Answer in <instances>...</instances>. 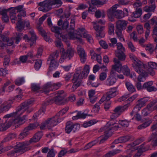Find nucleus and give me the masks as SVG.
Here are the masks:
<instances>
[{
    "instance_id": "obj_1",
    "label": "nucleus",
    "mask_w": 157,
    "mask_h": 157,
    "mask_svg": "<svg viewBox=\"0 0 157 157\" xmlns=\"http://www.w3.org/2000/svg\"><path fill=\"white\" fill-rule=\"evenodd\" d=\"M129 57L133 63L132 66L135 71L139 74L138 78V81L140 82L144 81L149 73L145 70L144 63L132 54H130Z\"/></svg>"
},
{
    "instance_id": "obj_2",
    "label": "nucleus",
    "mask_w": 157,
    "mask_h": 157,
    "mask_svg": "<svg viewBox=\"0 0 157 157\" xmlns=\"http://www.w3.org/2000/svg\"><path fill=\"white\" fill-rule=\"evenodd\" d=\"M119 6V5L116 4L108 9L107 11V15L109 20L111 21H113L114 18H121L124 16L121 10H117V8ZM128 11L127 9L124 10V16L128 15Z\"/></svg>"
},
{
    "instance_id": "obj_3",
    "label": "nucleus",
    "mask_w": 157,
    "mask_h": 157,
    "mask_svg": "<svg viewBox=\"0 0 157 157\" xmlns=\"http://www.w3.org/2000/svg\"><path fill=\"white\" fill-rule=\"evenodd\" d=\"M110 121L105 126L101 128L100 130L101 131L104 132L106 135L105 136H102L98 138V141H100V144L103 143L109 137L111 136L113 132L117 130L119 128V126L116 125L115 123H113Z\"/></svg>"
},
{
    "instance_id": "obj_4",
    "label": "nucleus",
    "mask_w": 157,
    "mask_h": 157,
    "mask_svg": "<svg viewBox=\"0 0 157 157\" xmlns=\"http://www.w3.org/2000/svg\"><path fill=\"white\" fill-rule=\"evenodd\" d=\"M62 4L61 0H45L40 2L38 10L44 12L49 11L52 8L60 6Z\"/></svg>"
},
{
    "instance_id": "obj_5",
    "label": "nucleus",
    "mask_w": 157,
    "mask_h": 157,
    "mask_svg": "<svg viewBox=\"0 0 157 157\" xmlns=\"http://www.w3.org/2000/svg\"><path fill=\"white\" fill-rule=\"evenodd\" d=\"M17 91L19 92V94L15 96L13 98V100H10L4 102L0 105V113L6 112L9 110L11 108L12 104L14 101H19L22 96V90L17 89Z\"/></svg>"
},
{
    "instance_id": "obj_6",
    "label": "nucleus",
    "mask_w": 157,
    "mask_h": 157,
    "mask_svg": "<svg viewBox=\"0 0 157 157\" xmlns=\"http://www.w3.org/2000/svg\"><path fill=\"white\" fill-rule=\"evenodd\" d=\"M28 142L19 143L16 145V147L13 150L8 152V155L10 157L17 156L19 154H21L30 149L28 147H25V145H28Z\"/></svg>"
},
{
    "instance_id": "obj_7",
    "label": "nucleus",
    "mask_w": 157,
    "mask_h": 157,
    "mask_svg": "<svg viewBox=\"0 0 157 157\" xmlns=\"http://www.w3.org/2000/svg\"><path fill=\"white\" fill-rule=\"evenodd\" d=\"M17 108H16V111L15 112H13L12 113L6 114L3 117V119L5 121L6 120H7V122L8 123L9 122H10L12 121V124H13L15 125V127H18L20 125L24 123L26 121L25 117H26V115H24L22 117H17L15 119L10 120L8 121H7L8 120V118L14 117L16 115H17L18 116H20L22 114H19L17 112Z\"/></svg>"
},
{
    "instance_id": "obj_8",
    "label": "nucleus",
    "mask_w": 157,
    "mask_h": 157,
    "mask_svg": "<svg viewBox=\"0 0 157 157\" xmlns=\"http://www.w3.org/2000/svg\"><path fill=\"white\" fill-rule=\"evenodd\" d=\"M59 53L57 51L53 53L48 57L47 61V64H49V70L50 71L55 70L58 66L59 63L56 61L59 57Z\"/></svg>"
},
{
    "instance_id": "obj_9",
    "label": "nucleus",
    "mask_w": 157,
    "mask_h": 157,
    "mask_svg": "<svg viewBox=\"0 0 157 157\" xmlns=\"http://www.w3.org/2000/svg\"><path fill=\"white\" fill-rule=\"evenodd\" d=\"M113 61L115 64L112 65V69L118 72H120L122 69L124 74L128 76L130 74V70L127 66H124L123 67L119 60L116 58H114Z\"/></svg>"
},
{
    "instance_id": "obj_10",
    "label": "nucleus",
    "mask_w": 157,
    "mask_h": 157,
    "mask_svg": "<svg viewBox=\"0 0 157 157\" xmlns=\"http://www.w3.org/2000/svg\"><path fill=\"white\" fill-rule=\"evenodd\" d=\"M61 122V119H58L57 117L49 118L42 123L40 126L41 130H44L47 127L48 129H51Z\"/></svg>"
},
{
    "instance_id": "obj_11",
    "label": "nucleus",
    "mask_w": 157,
    "mask_h": 157,
    "mask_svg": "<svg viewBox=\"0 0 157 157\" xmlns=\"http://www.w3.org/2000/svg\"><path fill=\"white\" fill-rule=\"evenodd\" d=\"M130 106V104L127 103L123 106H118L115 107L113 111L114 113L111 116V119L113 120L117 117L122 113L126 110Z\"/></svg>"
},
{
    "instance_id": "obj_12",
    "label": "nucleus",
    "mask_w": 157,
    "mask_h": 157,
    "mask_svg": "<svg viewBox=\"0 0 157 157\" xmlns=\"http://www.w3.org/2000/svg\"><path fill=\"white\" fill-rule=\"evenodd\" d=\"M33 102L31 99H29L27 101L22 103L20 106L17 108V112L20 114H22L25 111L27 113H29L31 111L29 110V105Z\"/></svg>"
},
{
    "instance_id": "obj_13",
    "label": "nucleus",
    "mask_w": 157,
    "mask_h": 157,
    "mask_svg": "<svg viewBox=\"0 0 157 157\" xmlns=\"http://www.w3.org/2000/svg\"><path fill=\"white\" fill-rule=\"evenodd\" d=\"M68 33L65 35H63L60 33L56 36V37L58 39L62 40L63 41L69 44L67 40L70 39L72 40L78 39V34L73 32H67Z\"/></svg>"
},
{
    "instance_id": "obj_14",
    "label": "nucleus",
    "mask_w": 157,
    "mask_h": 157,
    "mask_svg": "<svg viewBox=\"0 0 157 157\" xmlns=\"http://www.w3.org/2000/svg\"><path fill=\"white\" fill-rule=\"evenodd\" d=\"M117 50L116 52L115 55L120 60H124L126 58V56L124 52L125 51L124 48L122 44L120 42L117 44Z\"/></svg>"
},
{
    "instance_id": "obj_15",
    "label": "nucleus",
    "mask_w": 157,
    "mask_h": 157,
    "mask_svg": "<svg viewBox=\"0 0 157 157\" xmlns=\"http://www.w3.org/2000/svg\"><path fill=\"white\" fill-rule=\"evenodd\" d=\"M113 69H112L110 72V75L108 77L106 80V84L108 86H110L114 85L116 82V78L117 73L115 72Z\"/></svg>"
},
{
    "instance_id": "obj_16",
    "label": "nucleus",
    "mask_w": 157,
    "mask_h": 157,
    "mask_svg": "<svg viewBox=\"0 0 157 157\" xmlns=\"http://www.w3.org/2000/svg\"><path fill=\"white\" fill-rule=\"evenodd\" d=\"M145 66V70L151 75L153 76L155 74V72L153 69H157V63L152 62H149L147 65L144 64Z\"/></svg>"
},
{
    "instance_id": "obj_17",
    "label": "nucleus",
    "mask_w": 157,
    "mask_h": 157,
    "mask_svg": "<svg viewBox=\"0 0 157 157\" xmlns=\"http://www.w3.org/2000/svg\"><path fill=\"white\" fill-rule=\"evenodd\" d=\"M94 25V28L96 31V37L98 39L103 38L105 36V34L103 31V27L101 26L95 25L96 24L95 22H92Z\"/></svg>"
},
{
    "instance_id": "obj_18",
    "label": "nucleus",
    "mask_w": 157,
    "mask_h": 157,
    "mask_svg": "<svg viewBox=\"0 0 157 157\" xmlns=\"http://www.w3.org/2000/svg\"><path fill=\"white\" fill-rule=\"evenodd\" d=\"M118 94L117 89L116 88H113L107 92L106 95H104L102 98H104L105 101H108L110 98L116 96Z\"/></svg>"
},
{
    "instance_id": "obj_19",
    "label": "nucleus",
    "mask_w": 157,
    "mask_h": 157,
    "mask_svg": "<svg viewBox=\"0 0 157 157\" xmlns=\"http://www.w3.org/2000/svg\"><path fill=\"white\" fill-rule=\"evenodd\" d=\"M90 67L88 65L85 66L83 71L79 74V86L82 83V79L86 78L89 72Z\"/></svg>"
},
{
    "instance_id": "obj_20",
    "label": "nucleus",
    "mask_w": 157,
    "mask_h": 157,
    "mask_svg": "<svg viewBox=\"0 0 157 157\" xmlns=\"http://www.w3.org/2000/svg\"><path fill=\"white\" fill-rule=\"evenodd\" d=\"M43 135V133L41 132H39L36 133L34 136L31 138L30 140L26 141L24 142H28L29 143V144L25 145V147H28L30 148V147H29V145L32 143H36L41 138Z\"/></svg>"
},
{
    "instance_id": "obj_21",
    "label": "nucleus",
    "mask_w": 157,
    "mask_h": 157,
    "mask_svg": "<svg viewBox=\"0 0 157 157\" xmlns=\"http://www.w3.org/2000/svg\"><path fill=\"white\" fill-rule=\"evenodd\" d=\"M29 33L31 35V38H29L27 35H25L24 36V39L28 42L30 41L32 42V44H30V45L31 46L35 42L37 37L34 30H30Z\"/></svg>"
},
{
    "instance_id": "obj_22",
    "label": "nucleus",
    "mask_w": 157,
    "mask_h": 157,
    "mask_svg": "<svg viewBox=\"0 0 157 157\" xmlns=\"http://www.w3.org/2000/svg\"><path fill=\"white\" fill-rule=\"evenodd\" d=\"M74 55V52L71 49H68L65 52H62V54L60 59H59V62L61 63H63L65 59L67 58L70 59Z\"/></svg>"
},
{
    "instance_id": "obj_23",
    "label": "nucleus",
    "mask_w": 157,
    "mask_h": 157,
    "mask_svg": "<svg viewBox=\"0 0 157 157\" xmlns=\"http://www.w3.org/2000/svg\"><path fill=\"white\" fill-rule=\"evenodd\" d=\"M149 99V98L147 97L140 99L137 101L135 108H136L138 111H140V109L145 105Z\"/></svg>"
},
{
    "instance_id": "obj_24",
    "label": "nucleus",
    "mask_w": 157,
    "mask_h": 157,
    "mask_svg": "<svg viewBox=\"0 0 157 157\" xmlns=\"http://www.w3.org/2000/svg\"><path fill=\"white\" fill-rule=\"evenodd\" d=\"M87 59V55L84 49L82 47L79 48V59L82 63H85Z\"/></svg>"
},
{
    "instance_id": "obj_25",
    "label": "nucleus",
    "mask_w": 157,
    "mask_h": 157,
    "mask_svg": "<svg viewBox=\"0 0 157 157\" xmlns=\"http://www.w3.org/2000/svg\"><path fill=\"white\" fill-rule=\"evenodd\" d=\"M78 72L76 70L75 73L72 81L74 83L72 86V90L73 91L75 90L78 87Z\"/></svg>"
},
{
    "instance_id": "obj_26",
    "label": "nucleus",
    "mask_w": 157,
    "mask_h": 157,
    "mask_svg": "<svg viewBox=\"0 0 157 157\" xmlns=\"http://www.w3.org/2000/svg\"><path fill=\"white\" fill-rule=\"evenodd\" d=\"M131 139V136L128 135L120 137L117 139L115 140L113 143L117 144L119 143H125L129 141Z\"/></svg>"
},
{
    "instance_id": "obj_27",
    "label": "nucleus",
    "mask_w": 157,
    "mask_h": 157,
    "mask_svg": "<svg viewBox=\"0 0 157 157\" xmlns=\"http://www.w3.org/2000/svg\"><path fill=\"white\" fill-rule=\"evenodd\" d=\"M12 11L13 13H20L21 15H20L24 17L26 16L25 9L23 8V5H19L15 7Z\"/></svg>"
},
{
    "instance_id": "obj_28",
    "label": "nucleus",
    "mask_w": 157,
    "mask_h": 157,
    "mask_svg": "<svg viewBox=\"0 0 157 157\" xmlns=\"http://www.w3.org/2000/svg\"><path fill=\"white\" fill-rule=\"evenodd\" d=\"M128 22L125 20H120L116 22L117 29L122 30L126 28Z\"/></svg>"
},
{
    "instance_id": "obj_29",
    "label": "nucleus",
    "mask_w": 157,
    "mask_h": 157,
    "mask_svg": "<svg viewBox=\"0 0 157 157\" xmlns=\"http://www.w3.org/2000/svg\"><path fill=\"white\" fill-rule=\"evenodd\" d=\"M21 16L20 14L18 15V18L17 20L18 21L17 23V24L16 28L18 31L21 32L24 28V25L23 21H21Z\"/></svg>"
},
{
    "instance_id": "obj_30",
    "label": "nucleus",
    "mask_w": 157,
    "mask_h": 157,
    "mask_svg": "<svg viewBox=\"0 0 157 157\" xmlns=\"http://www.w3.org/2000/svg\"><path fill=\"white\" fill-rule=\"evenodd\" d=\"M7 120H5V122L3 123L2 121L0 118V126L1 127V130L5 131L12 124V121L10 122H9L8 123L7 122Z\"/></svg>"
},
{
    "instance_id": "obj_31",
    "label": "nucleus",
    "mask_w": 157,
    "mask_h": 157,
    "mask_svg": "<svg viewBox=\"0 0 157 157\" xmlns=\"http://www.w3.org/2000/svg\"><path fill=\"white\" fill-rule=\"evenodd\" d=\"M52 83L49 82L44 84L43 86L42 91L45 94H47L50 91L53 90Z\"/></svg>"
},
{
    "instance_id": "obj_32",
    "label": "nucleus",
    "mask_w": 157,
    "mask_h": 157,
    "mask_svg": "<svg viewBox=\"0 0 157 157\" xmlns=\"http://www.w3.org/2000/svg\"><path fill=\"white\" fill-rule=\"evenodd\" d=\"M153 111V109L151 104H148L147 107L142 110V113L143 115L146 116H147Z\"/></svg>"
},
{
    "instance_id": "obj_33",
    "label": "nucleus",
    "mask_w": 157,
    "mask_h": 157,
    "mask_svg": "<svg viewBox=\"0 0 157 157\" xmlns=\"http://www.w3.org/2000/svg\"><path fill=\"white\" fill-rule=\"evenodd\" d=\"M76 126V125L74 124L71 121L67 122L66 123L65 128L66 132L67 133H70Z\"/></svg>"
},
{
    "instance_id": "obj_34",
    "label": "nucleus",
    "mask_w": 157,
    "mask_h": 157,
    "mask_svg": "<svg viewBox=\"0 0 157 157\" xmlns=\"http://www.w3.org/2000/svg\"><path fill=\"white\" fill-rule=\"evenodd\" d=\"M104 98H102L98 102L96 103L94 106L93 111L95 113H98L100 109V104L102 103L104 101H105L104 100Z\"/></svg>"
},
{
    "instance_id": "obj_35",
    "label": "nucleus",
    "mask_w": 157,
    "mask_h": 157,
    "mask_svg": "<svg viewBox=\"0 0 157 157\" xmlns=\"http://www.w3.org/2000/svg\"><path fill=\"white\" fill-rule=\"evenodd\" d=\"M150 6H146L144 7L143 10L146 12H154L155 9V5L154 4H151Z\"/></svg>"
},
{
    "instance_id": "obj_36",
    "label": "nucleus",
    "mask_w": 157,
    "mask_h": 157,
    "mask_svg": "<svg viewBox=\"0 0 157 157\" xmlns=\"http://www.w3.org/2000/svg\"><path fill=\"white\" fill-rule=\"evenodd\" d=\"M88 33V32L84 27L82 26L79 28V37L84 38Z\"/></svg>"
},
{
    "instance_id": "obj_37",
    "label": "nucleus",
    "mask_w": 157,
    "mask_h": 157,
    "mask_svg": "<svg viewBox=\"0 0 157 157\" xmlns=\"http://www.w3.org/2000/svg\"><path fill=\"white\" fill-rule=\"evenodd\" d=\"M126 86L129 91L131 93H133L136 91L135 87L130 82H125Z\"/></svg>"
},
{
    "instance_id": "obj_38",
    "label": "nucleus",
    "mask_w": 157,
    "mask_h": 157,
    "mask_svg": "<svg viewBox=\"0 0 157 157\" xmlns=\"http://www.w3.org/2000/svg\"><path fill=\"white\" fill-rule=\"evenodd\" d=\"M121 150L119 149H116L109 151L104 155V157H111L117 154L120 153Z\"/></svg>"
},
{
    "instance_id": "obj_39",
    "label": "nucleus",
    "mask_w": 157,
    "mask_h": 157,
    "mask_svg": "<svg viewBox=\"0 0 157 157\" xmlns=\"http://www.w3.org/2000/svg\"><path fill=\"white\" fill-rule=\"evenodd\" d=\"M142 14V11L141 8H136L135 11L133 13V16L136 18H138Z\"/></svg>"
},
{
    "instance_id": "obj_40",
    "label": "nucleus",
    "mask_w": 157,
    "mask_h": 157,
    "mask_svg": "<svg viewBox=\"0 0 157 157\" xmlns=\"http://www.w3.org/2000/svg\"><path fill=\"white\" fill-rule=\"evenodd\" d=\"M29 131L27 129V128H25L19 135V138L21 140H22L29 135Z\"/></svg>"
},
{
    "instance_id": "obj_41",
    "label": "nucleus",
    "mask_w": 157,
    "mask_h": 157,
    "mask_svg": "<svg viewBox=\"0 0 157 157\" xmlns=\"http://www.w3.org/2000/svg\"><path fill=\"white\" fill-rule=\"evenodd\" d=\"M116 32L117 36L120 41H123L125 42V40L122 33V30L116 29Z\"/></svg>"
},
{
    "instance_id": "obj_42",
    "label": "nucleus",
    "mask_w": 157,
    "mask_h": 157,
    "mask_svg": "<svg viewBox=\"0 0 157 157\" xmlns=\"http://www.w3.org/2000/svg\"><path fill=\"white\" fill-rule=\"evenodd\" d=\"M152 122L151 120H150L138 126L139 129H142L149 126Z\"/></svg>"
},
{
    "instance_id": "obj_43",
    "label": "nucleus",
    "mask_w": 157,
    "mask_h": 157,
    "mask_svg": "<svg viewBox=\"0 0 157 157\" xmlns=\"http://www.w3.org/2000/svg\"><path fill=\"white\" fill-rule=\"evenodd\" d=\"M69 22L67 21H64L62 26V29L63 30H66L67 32H73L71 29H69L70 26H69Z\"/></svg>"
},
{
    "instance_id": "obj_44",
    "label": "nucleus",
    "mask_w": 157,
    "mask_h": 157,
    "mask_svg": "<svg viewBox=\"0 0 157 157\" xmlns=\"http://www.w3.org/2000/svg\"><path fill=\"white\" fill-rule=\"evenodd\" d=\"M51 31L56 33L55 36L58 34H60V32L61 30V28L60 27L56 26H52L51 28Z\"/></svg>"
},
{
    "instance_id": "obj_45",
    "label": "nucleus",
    "mask_w": 157,
    "mask_h": 157,
    "mask_svg": "<svg viewBox=\"0 0 157 157\" xmlns=\"http://www.w3.org/2000/svg\"><path fill=\"white\" fill-rule=\"evenodd\" d=\"M95 16L97 18H99L101 17L104 18L105 16V12L103 10H97L95 12Z\"/></svg>"
},
{
    "instance_id": "obj_46",
    "label": "nucleus",
    "mask_w": 157,
    "mask_h": 157,
    "mask_svg": "<svg viewBox=\"0 0 157 157\" xmlns=\"http://www.w3.org/2000/svg\"><path fill=\"white\" fill-rule=\"evenodd\" d=\"M68 109L69 108L68 107H66L63 108L62 110L60 111L59 112L56 114V115L54 117H57L58 119H61V121L62 120L59 117L63 115L67 111Z\"/></svg>"
},
{
    "instance_id": "obj_47",
    "label": "nucleus",
    "mask_w": 157,
    "mask_h": 157,
    "mask_svg": "<svg viewBox=\"0 0 157 157\" xmlns=\"http://www.w3.org/2000/svg\"><path fill=\"white\" fill-rule=\"evenodd\" d=\"M153 139L152 141V145L154 146H157V135H154L153 134L150 137V140L148 141H150L151 140Z\"/></svg>"
},
{
    "instance_id": "obj_48",
    "label": "nucleus",
    "mask_w": 157,
    "mask_h": 157,
    "mask_svg": "<svg viewBox=\"0 0 157 157\" xmlns=\"http://www.w3.org/2000/svg\"><path fill=\"white\" fill-rule=\"evenodd\" d=\"M96 122V121L95 120H91L88 121L84 123L82 125V126L86 128L95 124Z\"/></svg>"
},
{
    "instance_id": "obj_49",
    "label": "nucleus",
    "mask_w": 157,
    "mask_h": 157,
    "mask_svg": "<svg viewBox=\"0 0 157 157\" xmlns=\"http://www.w3.org/2000/svg\"><path fill=\"white\" fill-rule=\"evenodd\" d=\"M39 125V123L38 122H35L33 123L30 124L27 127H25L27 128V129L29 131L30 130L35 129Z\"/></svg>"
},
{
    "instance_id": "obj_50",
    "label": "nucleus",
    "mask_w": 157,
    "mask_h": 157,
    "mask_svg": "<svg viewBox=\"0 0 157 157\" xmlns=\"http://www.w3.org/2000/svg\"><path fill=\"white\" fill-rule=\"evenodd\" d=\"M42 61L40 59L36 60L34 65V68L36 70L38 71L40 69L41 67Z\"/></svg>"
},
{
    "instance_id": "obj_51",
    "label": "nucleus",
    "mask_w": 157,
    "mask_h": 157,
    "mask_svg": "<svg viewBox=\"0 0 157 157\" xmlns=\"http://www.w3.org/2000/svg\"><path fill=\"white\" fill-rule=\"evenodd\" d=\"M25 82L24 78L23 77H19L17 78L15 81V83L16 85L19 86Z\"/></svg>"
},
{
    "instance_id": "obj_52",
    "label": "nucleus",
    "mask_w": 157,
    "mask_h": 157,
    "mask_svg": "<svg viewBox=\"0 0 157 157\" xmlns=\"http://www.w3.org/2000/svg\"><path fill=\"white\" fill-rule=\"evenodd\" d=\"M119 123L121 125L125 127H127L129 125V122L126 120H120Z\"/></svg>"
},
{
    "instance_id": "obj_53",
    "label": "nucleus",
    "mask_w": 157,
    "mask_h": 157,
    "mask_svg": "<svg viewBox=\"0 0 157 157\" xmlns=\"http://www.w3.org/2000/svg\"><path fill=\"white\" fill-rule=\"evenodd\" d=\"M16 37L14 39L16 40V43L18 44L23 36V33H16Z\"/></svg>"
},
{
    "instance_id": "obj_54",
    "label": "nucleus",
    "mask_w": 157,
    "mask_h": 157,
    "mask_svg": "<svg viewBox=\"0 0 157 157\" xmlns=\"http://www.w3.org/2000/svg\"><path fill=\"white\" fill-rule=\"evenodd\" d=\"M57 95L61 98V99H62L63 101L64 100V98L66 96V93L64 92L63 90H61L58 91H57Z\"/></svg>"
},
{
    "instance_id": "obj_55",
    "label": "nucleus",
    "mask_w": 157,
    "mask_h": 157,
    "mask_svg": "<svg viewBox=\"0 0 157 157\" xmlns=\"http://www.w3.org/2000/svg\"><path fill=\"white\" fill-rule=\"evenodd\" d=\"M153 84V82L152 81H149L147 82H145L142 88L144 89L147 90L148 88L152 86Z\"/></svg>"
},
{
    "instance_id": "obj_56",
    "label": "nucleus",
    "mask_w": 157,
    "mask_h": 157,
    "mask_svg": "<svg viewBox=\"0 0 157 157\" xmlns=\"http://www.w3.org/2000/svg\"><path fill=\"white\" fill-rule=\"evenodd\" d=\"M60 98L59 96L57 95L54 98V100L56 104L61 105L63 103V101Z\"/></svg>"
},
{
    "instance_id": "obj_57",
    "label": "nucleus",
    "mask_w": 157,
    "mask_h": 157,
    "mask_svg": "<svg viewBox=\"0 0 157 157\" xmlns=\"http://www.w3.org/2000/svg\"><path fill=\"white\" fill-rule=\"evenodd\" d=\"M27 57L25 55L22 56H20L19 58V61L17 62L18 64L20 63V62L22 63H25L26 62L27 60Z\"/></svg>"
},
{
    "instance_id": "obj_58",
    "label": "nucleus",
    "mask_w": 157,
    "mask_h": 157,
    "mask_svg": "<svg viewBox=\"0 0 157 157\" xmlns=\"http://www.w3.org/2000/svg\"><path fill=\"white\" fill-rule=\"evenodd\" d=\"M84 38H86L88 42L90 44H92L94 43V40L92 36L88 33L86 35Z\"/></svg>"
},
{
    "instance_id": "obj_59",
    "label": "nucleus",
    "mask_w": 157,
    "mask_h": 157,
    "mask_svg": "<svg viewBox=\"0 0 157 157\" xmlns=\"http://www.w3.org/2000/svg\"><path fill=\"white\" fill-rule=\"evenodd\" d=\"M32 90L33 91L35 92L40 89V87L38 84L33 83L31 85Z\"/></svg>"
},
{
    "instance_id": "obj_60",
    "label": "nucleus",
    "mask_w": 157,
    "mask_h": 157,
    "mask_svg": "<svg viewBox=\"0 0 157 157\" xmlns=\"http://www.w3.org/2000/svg\"><path fill=\"white\" fill-rule=\"evenodd\" d=\"M107 76V73L106 72H101L99 75V79L101 81H104L106 78Z\"/></svg>"
},
{
    "instance_id": "obj_61",
    "label": "nucleus",
    "mask_w": 157,
    "mask_h": 157,
    "mask_svg": "<svg viewBox=\"0 0 157 157\" xmlns=\"http://www.w3.org/2000/svg\"><path fill=\"white\" fill-rule=\"evenodd\" d=\"M8 74V71L6 68H0V76H5Z\"/></svg>"
},
{
    "instance_id": "obj_62",
    "label": "nucleus",
    "mask_w": 157,
    "mask_h": 157,
    "mask_svg": "<svg viewBox=\"0 0 157 157\" xmlns=\"http://www.w3.org/2000/svg\"><path fill=\"white\" fill-rule=\"evenodd\" d=\"M55 152L53 148L49 150L48 152L47 157H54L55 155Z\"/></svg>"
},
{
    "instance_id": "obj_63",
    "label": "nucleus",
    "mask_w": 157,
    "mask_h": 157,
    "mask_svg": "<svg viewBox=\"0 0 157 157\" xmlns=\"http://www.w3.org/2000/svg\"><path fill=\"white\" fill-rule=\"evenodd\" d=\"M59 39L58 38V39L56 40L55 42V44L57 47L62 48L63 46V45L61 41L59 40Z\"/></svg>"
},
{
    "instance_id": "obj_64",
    "label": "nucleus",
    "mask_w": 157,
    "mask_h": 157,
    "mask_svg": "<svg viewBox=\"0 0 157 157\" xmlns=\"http://www.w3.org/2000/svg\"><path fill=\"white\" fill-rule=\"evenodd\" d=\"M99 43L100 45L104 49H107L108 47V45L106 42L102 40H101L99 41Z\"/></svg>"
}]
</instances>
